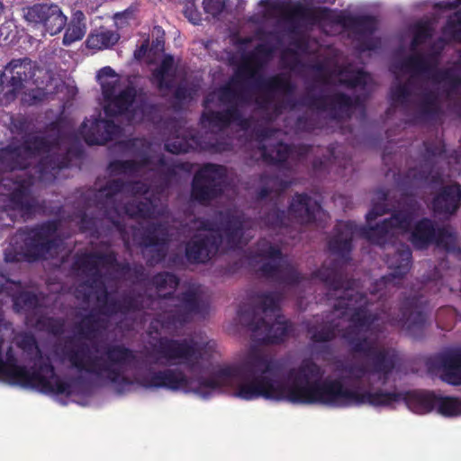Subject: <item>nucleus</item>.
I'll list each match as a JSON object with an SVG mask.
<instances>
[{"label":"nucleus","mask_w":461,"mask_h":461,"mask_svg":"<svg viewBox=\"0 0 461 461\" xmlns=\"http://www.w3.org/2000/svg\"><path fill=\"white\" fill-rule=\"evenodd\" d=\"M281 134L280 131L268 130V135L262 136L259 141V151L263 160L278 164L304 155V151H297L283 143L280 139Z\"/></svg>","instance_id":"obj_22"},{"label":"nucleus","mask_w":461,"mask_h":461,"mask_svg":"<svg viewBox=\"0 0 461 461\" xmlns=\"http://www.w3.org/2000/svg\"><path fill=\"white\" fill-rule=\"evenodd\" d=\"M86 22L85 14L77 11L73 14L70 22L68 23L62 39L65 46H70L76 41H81L86 33Z\"/></svg>","instance_id":"obj_29"},{"label":"nucleus","mask_w":461,"mask_h":461,"mask_svg":"<svg viewBox=\"0 0 461 461\" xmlns=\"http://www.w3.org/2000/svg\"><path fill=\"white\" fill-rule=\"evenodd\" d=\"M262 15L266 20H275L277 25L292 20L294 10L287 0H262Z\"/></svg>","instance_id":"obj_26"},{"label":"nucleus","mask_w":461,"mask_h":461,"mask_svg":"<svg viewBox=\"0 0 461 461\" xmlns=\"http://www.w3.org/2000/svg\"><path fill=\"white\" fill-rule=\"evenodd\" d=\"M326 217V212L315 200L298 194L293 198L287 216L275 210L267 215V223L273 227H282L293 221L298 224L322 221Z\"/></svg>","instance_id":"obj_17"},{"label":"nucleus","mask_w":461,"mask_h":461,"mask_svg":"<svg viewBox=\"0 0 461 461\" xmlns=\"http://www.w3.org/2000/svg\"><path fill=\"white\" fill-rule=\"evenodd\" d=\"M412 33L410 55L399 58L393 66L397 84L391 92L392 105L405 112L429 115L438 109V96L429 87H438L447 80L448 75L437 68L434 55L425 57L418 50L419 46L430 37V26L427 23H420Z\"/></svg>","instance_id":"obj_6"},{"label":"nucleus","mask_w":461,"mask_h":461,"mask_svg":"<svg viewBox=\"0 0 461 461\" xmlns=\"http://www.w3.org/2000/svg\"><path fill=\"white\" fill-rule=\"evenodd\" d=\"M428 370L438 375L450 384H461V354L444 353L430 357L427 361Z\"/></svg>","instance_id":"obj_23"},{"label":"nucleus","mask_w":461,"mask_h":461,"mask_svg":"<svg viewBox=\"0 0 461 461\" xmlns=\"http://www.w3.org/2000/svg\"><path fill=\"white\" fill-rule=\"evenodd\" d=\"M226 168L208 164L194 176L192 196L194 200L207 203L227 189Z\"/></svg>","instance_id":"obj_18"},{"label":"nucleus","mask_w":461,"mask_h":461,"mask_svg":"<svg viewBox=\"0 0 461 461\" xmlns=\"http://www.w3.org/2000/svg\"><path fill=\"white\" fill-rule=\"evenodd\" d=\"M38 325L55 335L64 331V321L58 319L43 318L38 321Z\"/></svg>","instance_id":"obj_36"},{"label":"nucleus","mask_w":461,"mask_h":461,"mask_svg":"<svg viewBox=\"0 0 461 461\" xmlns=\"http://www.w3.org/2000/svg\"><path fill=\"white\" fill-rule=\"evenodd\" d=\"M63 240L58 237L57 224L48 222L40 228L19 230L5 249V259L14 262L63 257Z\"/></svg>","instance_id":"obj_10"},{"label":"nucleus","mask_w":461,"mask_h":461,"mask_svg":"<svg viewBox=\"0 0 461 461\" xmlns=\"http://www.w3.org/2000/svg\"><path fill=\"white\" fill-rule=\"evenodd\" d=\"M174 133L172 139H168L166 142V149L171 153L187 152L197 146V140L191 132L186 131L180 125L174 126Z\"/></svg>","instance_id":"obj_27"},{"label":"nucleus","mask_w":461,"mask_h":461,"mask_svg":"<svg viewBox=\"0 0 461 461\" xmlns=\"http://www.w3.org/2000/svg\"><path fill=\"white\" fill-rule=\"evenodd\" d=\"M435 412L445 418L461 416V397L437 393Z\"/></svg>","instance_id":"obj_30"},{"label":"nucleus","mask_w":461,"mask_h":461,"mask_svg":"<svg viewBox=\"0 0 461 461\" xmlns=\"http://www.w3.org/2000/svg\"><path fill=\"white\" fill-rule=\"evenodd\" d=\"M120 146L135 156L134 160L115 161L110 169L116 178L97 194L98 205L104 214L120 227L122 215L140 218V228L134 231L133 241L144 248V255L155 252L151 262L164 258L170 230L164 223L168 218L161 198L169 176L175 168L159 158H149L144 140L119 141Z\"/></svg>","instance_id":"obj_2"},{"label":"nucleus","mask_w":461,"mask_h":461,"mask_svg":"<svg viewBox=\"0 0 461 461\" xmlns=\"http://www.w3.org/2000/svg\"><path fill=\"white\" fill-rule=\"evenodd\" d=\"M359 103V99L353 100L345 94L337 93L318 101L315 106L319 113H325L334 119H341L349 117Z\"/></svg>","instance_id":"obj_24"},{"label":"nucleus","mask_w":461,"mask_h":461,"mask_svg":"<svg viewBox=\"0 0 461 461\" xmlns=\"http://www.w3.org/2000/svg\"><path fill=\"white\" fill-rule=\"evenodd\" d=\"M444 41H461V15L456 14L444 29Z\"/></svg>","instance_id":"obj_35"},{"label":"nucleus","mask_w":461,"mask_h":461,"mask_svg":"<svg viewBox=\"0 0 461 461\" xmlns=\"http://www.w3.org/2000/svg\"><path fill=\"white\" fill-rule=\"evenodd\" d=\"M275 52L276 48L264 41L244 57L231 81L207 95L202 117L204 125L222 130L236 124L247 131L249 122L242 115L247 105L281 113L278 100L290 95V82L285 77H266L263 75L264 65Z\"/></svg>","instance_id":"obj_5"},{"label":"nucleus","mask_w":461,"mask_h":461,"mask_svg":"<svg viewBox=\"0 0 461 461\" xmlns=\"http://www.w3.org/2000/svg\"><path fill=\"white\" fill-rule=\"evenodd\" d=\"M23 16L30 26L51 36L59 34L68 18L55 4H36L23 9Z\"/></svg>","instance_id":"obj_19"},{"label":"nucleus","mask_w":461,"mask_h":461,"mask_svg":"<svg viewBox=\"0 0 461 461\" xmlns=\"http://www.w3.org/2000/svg\"><path fill=\"white\" fill-rule=\"evenodd\" d=\"M154 284L159 297L156 304L165 309L150 323V333H158L159 329L169 333L175 332L198 312L199 295L194 289H189L182 299L167 298L178 285L177 278L170 273L157 275L154 277Z\"/></svg>","instance_id":"obj_8"},{"label":"nucleus","mask_w":461,"mask_h":461,"mask_svg":"<svg viewBox=\"0 0 461 461\" xmlns=\"http://www.w3.org/2000/svg\"><path fill=\"white\" fill-rule=\"evenodd\" d=\"M30 79H33V84L37 86V94L33 95L35 101L52 94L59 85L58 80L49 71L36 68L31 60L14 59L5 67L0 77V95H3L1 100L10 102L14 99L23 84Z\"/></svg>","instance_id":"obj_12"},{"label":"nucleus","mask_w":461,"mask_h":461,"mask_svg":"<svg viewBox=\"0 0 461 461\" xmlns=\"http://www.w3.org/2000/svg\"><path fill=\"white\" fill-rule=\"evenodd\" d=\"M152 35L156 36V40L153 41L152 46L149 47L148 42H143L141 46L135 50L134 57L137 59H142L147 58L149 62H154L157 56L161 54L164 50V32L160 27H155L152 32Z\"/></svg>","instance_id":"obj_31"},{"label":"nucleus","mask_w":461,"mask_h":461,"mask_svg":"<svg viewBox=\"0 0 461 461\" xmlns=\"http://www.w3.org/2000/svg\"><path fill=\"white\" fill-rule=\"evenodd\" d=\"M315 277L326 283L330 300H334L330 323L308 328L313 341H328L340 336L365 360L338 363L332 372L324 370L311 359L280 373L275 361L261 348L251 346L242 353V400L264 399L293 404H320L344 408L369 405L394 408L404 402L410 411L418 415L435 412L437 393L412 390L405 393L384 386L395 381L398 371L397 351L384 343L385 322L410 333L420 329L426 317L416 298L408 299L401 316L391 317L384 309L374 312L367 309L370 300L358 294V284L345 280L338 267L323 266Z\"/></svg>","instance_id":"obj_1"},{"label":"nucleus","mask_w":461,"mask_h":461,"mask_svg":"<svg viewBox=\"0 0 461 461\" xmlns=\"http://www.w3.org/2000/svg\"><path fill=\"white\" fill-rule=\"evenodd\" d=\"M175 77L174 59L171 56H164L160 66L152 73V82L160 89L168 88Z\"/></svg>","instance_id":"obj_32"},{"label":"nucleus","mask_w":461,"mask_h":461,"mask_svg":"<svg viewBox=\"0 0 461 461\" xmlns=\"http://www.w3.org/2000/svg\"><path fill=\"white\" fill-rule=\"evenodd\" d=\"M323 80L327 84L344 85L348 88L366 89L370 81V75L366 74L361 69H353L351 68H338L336 67L331 71H323Z\"/></svg>","instance_id":"obj_25"},{"label":"nucleus","mask_w":461,"mask_h":461,"mask_svg":"<svg viewBox=\"0 0 461 461\" xmlns=\"http://www.w3.org/2000/svg\"><path fill=\"white\" fill-rule=\"evenodd\" d=\"M438 49H441V46H438V48H437V49L433 50L431 51V53L425 55V57H431V56H433V55H434V56L436 57V59H437V68H438L439 71H441V70L439 69V68H438Z\"/></svg>","instance_id":"obj_41"},{"label":"nucleus","mask_w":461,"mask_h":461,"mask_svg":"<svg viewBox=\"0 0 461 461\" xmlns=\"http://www.w3.org/2000/svg\"><path fill=\"white\" fill-rule=\"evenodd\" d=\"M411 176L415 179H425L434 187H439V193L435 196L432 202L433 210L440 214H452L461 205V186L457 183H452L446 176L438 173L428 176L420 174L419 176L415 173H411Z\"/></svg>","instance_id":"obj_21"},{"label":"nucleus","mask_w":461,"mask_h":461,"mask_svg":"<svg viewBox=\"0 0 461 461\" xmlns=\"http://www.w3.org/2000/svg\"><path fill=\"white\" fill-rule=\"evenodd\" d=\"M264 135H268V130H267V131H264V132H262V133H260V134L258 136V139H257V145H258V154H255V157H257V158H262V157L260 156V151H259V150H260V149H259V147H260L259 141H260V140H261L262 136H264Z\"/></svg>","instance_id":"obj_40"},{"label":"nucleus","mask_w":461,"mask_h":461,"mask_svg":"<svg viewBox=\"0 0 461 461\" xmlns=\"http://www.w3.org/2000/svg\"><path fill=\"white\" fill-rule=\"evenodd\" d=\"M113 312H114V313H116V312H117V311H116V310H112V312H111V313H113Z\"/></svg>","instance_id":"obj_42"},{"label":"nucleus","mask_w":461,"mask_h":461,"mask_svg":"<svg viewBox=\"0 0 461 461\" xmlns=\"http://www.w3.org/2000/svg\"><path fill=\"white\" fill-rule=\"evenodd\" d=\"M122 113H107L104 109L105 118H93L86 119L81 125L79 130L80 137L90 145L97 144L102 145L108 140H117L121 133V129L115 125L113 117L119 120L127 121L129 123H135L149 119V111L153 108L144 102V97L141 95H137L134 90L132 96L129 99L127 107Z\"/></svg>","instance_id":"obj_11"},{"label":"nucleus","mask_w":461,"mask_h":461,"mask_svg":"<svg viewBox=\"0 0 461 461\" xmlns=\"http://www.w3.org/2000/svg\"><path fill=\"white\" fill-rule=\"evenodd\" d=\"M203 11L206 14L215 17L225 8V0H203Z\"/></svg>","instance_id":"obj_37"},{"label":"nucleus","mask_w":461,"mask_h":461,"mask_svg":"<svg viewBox=\"0 0 461 461\" xmlns=\"http://www.w3.org/2000/svg\"><path fill=\"white\" fill-rule=\"evenodd\" d=\"M185 16L194 24L201 21V14L197 10L195 0H187L184 7Z\"/></svg>","instance_id":"obj_38"},{"label":"nucleus","mask_w":461,"mask_h":461,"mask_svg":"<svg viewBox=\"0 0 461 461\" xmlns=\"http://www.w3.org/2000/svg\"><path fill=\"white\" fill-rule=\"evenodd\" d=\"M82 228H83V229H86V226H85V224L83 223Z\"/></svg>","instance_id":"obj_43"},{"label":"nucleus","mask_w":461,"mask_h":461,"mask_svg":"<svg viewBox=\"0 0 461 461\" xmlns=\"http://www.w3.org/2000/svg\"><path fill=\"white\" fill-rule=\"evenodd\" d=\"M386 194L379 191L373 200V206L366 215V228H361L350 221H340L337 224L333 235L329 240V249L332 255L347 260L351 249L353 238L361 236L372 243L386 246V264L391 273L383 276L373 285L370 295L379 300L391 290L402 282L403 276L408 273L411 265V250L402 244L403 240H410L414 247L423 249L435 244L447 251L456 248V236L447 228H438L434 223L424 219L413 224L414 212L411 209L394 213L388 221L374 226V221L386 211Z\"/></svg>","instance_id":"obj_3"},{"label":"nucleus","mask_w":461,"mask_h":461,"mask_svg":"<svg viewBox=\"0 0 461 461\" xmlns=\"http://www.w3.org/2000/svg\"><path fill=\"white\" fill-rule=\"evenodd\" d=\"M175 80L171 82L170 86L168 88H162L159 90L164 92V95H167V92H173L176 100L178 103H184L188 99H193V97L196 95V90L194 88H187L185 83L180 84L176 88H175Z\"/></svg>","instance_id":"obj_34"},{"label":"nucleus","mask_w":461,"mask_h":461,"mask_svg":"<svg viewBox=\"0 0 461 461\" xmlns=\"http://www.w3.org/2000/svg\"><path fill=\"white\" fill-rule=\"evenodd\" d=\"M119 39L120 36L116 32L101 27L89 33L86 45L88 49L98 51L113 47Z\"/></svg>","instance_id":"obj_28"},{"label":"nucleus","mask_w":461,"mask_h":461,"mask_svg":"<svg viewBox=\"0 0 461 461\" xmlns=\"http://www.w3.org/2000/svg\"><path fill=\"white\" fill-rule=\"evenodd\" d=\"M250 264L280 285H293L300 278L297 270L282 256L279 248L266 240L258 244L255 255L250 258Z\"/></svg>","instance_id":"obj_15"},{"label":"nucleus","mask_w":461,"mask_h":461,"mask_svg":"<svg viewBox=\"0 0 461 461\" xmlns=\"http://www.w3.org/2000/svg\"><path fill=\"white\" fill-rule=\"evenodd\" d=\"M115 256L108 251L104 254L95 253L83 255L77 258L75 267L84 277L87 292L85 299L87 302L96 299L100 305L108 302V294L104 287V275L114 268Z\"/></svg>","instance_id":"obj_14"},{"label":"nucleus","mask_w":461,"mask_h":461,"mask_svg":"<svg viewBox=\"0 0 461 461\" xmlns=\"http://www.w3.org/2000/svg\"><path fill=\"white\" fill-rule=\"evenodd\" d=\"M280 294L268 293L258 295L252 309L239 312V321L247 326L255 340L264 343L283 341L291 331V324L279 312Z\"/></svg>","instance_id":"obj_9"},{"label":"nucleus","mask_w":461,"mask_h":461,"mask_svg":"<svg viewBox=\"0 0 461 461\" xmlns=\"http://www.w3.org/2000/svg\"><path fill=\"white\" fill-rule=\"evenodd\" d=\"M221 225L212 227L204 221L194 222L196 230L192 241L186 246V257L193 262H205L224 244L230 249L240 247L251 237L253 222L243 214L233 212L221 213Z\"/></svg>","instance_id":"obj_7"},{"label":"nucleus","mask_w":461,"mask_h":461,"mask_svg":"<svg viewBox=\"0 0 461 461\" xmlns=\"http://www.w3.org/2000/svg\"><path fill=\"white\" fill-rule=\"evenodd\" d=\"M50 140L28 136L21 144L0 147V206L16 211L22 217L36 212L32 195L35 181L50 182L59 169L78 154L70 136L52 130Z\"/></svg>","instance_id":"obj_4"},{"label":"nucleus","mask_w":461,"mask_h":461,"mask_svg":"<svg viewBox=\"0 0 461 461\" xmlns=\"http://www.w3.org/2000/svg\"><path fill=\"white\" fill-rule=\"evenodd\" d=\"M316 22L327 33L348 32L360 51L375 50L378 46L379 40L374 36L376 20L371 16H353L346 12L322 9L318 12Z\"/></svg>","instance_id":"obj_13"},{"label":"nucleus","mask_w":461,"mask_h":461,"mask_svg":"<svg viewBox=\"0 0 461 461\" xmlns=\"http://www.w3.org/2000/svg\"><path fill=\"white\" fill-rule=\"evenodd\" d=\"M96 80L101 88L102 105L107 113H118L127 110L128 106H124L135 89L126 78L107 66L97 71Z\"/></svg>","instance_id":"obj_16"},{"label":"nucleus","mask_w":461,"mask_h":461,"mask_svg":"<svg viewBox=\"0 0 461 461\" xmlns=\"http://www.w3.org/2000/svg\"><path fill=\"white\" fill-rule=\"evenodd\" d=\"M261 183L263 186L258 194L260 199L267 198L271 195L272 193H275V195H277L288 185L286 182L280 181L276 177H264L261 179Z\"/></svg>","instance_id":"obj_33"},{"label":"nucleus","mask_w":461,"mask_h":461,"mask_svg":"<svg viewBox=\"0 0 461 461\" xmlns=\"http://www.w3.org/2000/svg\"><path fill=\"white\" fill-rule=\"evenodd\" d=\"M23 16L30 26L51 36L59 34L68 18L55 4H36L23 9Z\"/></svg>","instance_id":"obj_20"},{"label":"nucleus","mask_w":461,"mask_h":461,"mask_svg":"<svg viewBox=\"0 0 461 461\" xmlns=\"http://www.w3.org/2000/svg\"><path fill=\"white\" fill-rule=\"evenodd\" d=\"M134 20V14L131 10H125L122 13H117L113 16L114 23L119 29H122L128 25H131Z\"/></svg>","instance_id":"obj_39"}]
</instances>
